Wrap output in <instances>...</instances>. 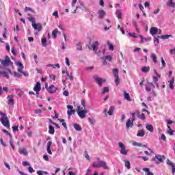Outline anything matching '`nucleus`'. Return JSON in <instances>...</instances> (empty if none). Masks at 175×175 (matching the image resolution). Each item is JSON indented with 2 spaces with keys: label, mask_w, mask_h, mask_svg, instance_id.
Segmentation results:
<instances>
[{
  "label": "nucleus",
  "mask_w": 175,
  "mask_h": 175,
  "mask_svg": "<svg viewBox=\"0 0 175 175\" xmlns=\"http://www.w3.org/2000/svg\"><path fill=\"white\" fill-rule=\"evenodd\" d=\"M29 21H31V23H32V24H35V18L33 17H30L28 18Z\"/></svg>",
  "instance_id": "052dcab7"
},
{
  "label": "nucleus",
  "mask_w": 175,
  "mask_h": 175,
  "mask_svg": "<svg viewBox=\"0 0 175 175\" xmlns=\"http://www.w3.org/2000/svg\"><path fill=\"white\" fill-rule=\"evenodd\" d=\"M154 43H157V44H159V39H158V37H154Z\"/></svg>",
  "instance_id": "0e129e2a"
},
{
  "label": "nucleus",
  "mask_w": 175,
  "mask_h": 175,
  "mask_svg": "<svg viewBox=\"0 0 175 175\" xmlns=\"http://www.w3.org/2000/svg\"><path fill=\"white\" fill-rule=\"evenodd\" d=\"M2 131L4 133H6V135L9 136L10 139H12V134H10V133L8 131V130L3 129Z\"/></svg>",
  "instance_id": "09e8293b"
},
{
  "label": "nucleus",
  "mask_w": 175,
  "mask_h": 175,
  "mask_svg": "<svg viewBox=\"0 0 175 175\" xmlns=\"http://www.w3.org/2000/svg\"><path fill=\"white\" fill-rule=\"evenodd\" d=\"M77 113L80 118H85L87 117V113H89V111L87 109L82 110L81 107L78 106Z\"/></svg>",
  "instance_id": "20e7f679"
},
{
  "label": "nucleus",
  "mask_w": 175,
  "mask_h": 175,
  "mask_svg": "<svg viewBox=\"0 0 175 175\" xmlns=\"http://www.w3.org/2000/svg\"><path fill=\"white\" fill-rule=\"evenodd\" d=\"M142 72H143V73H147V72H150V66L143 67L142 68Z\"/></svg>",
  "instance_id": "ea45409f"
},
{
  "label": "nucleus",
  "mask_w": 175,
  "mask_h": 175,
  "mask_svg": "<svg viewBox=\"0 0 175 175\" xmlns=\"http://www.w3.org/2000/svg\"><path fill=\"white\" fill-rule=\"evenodd\" d=\"M55 132V130H54L53 126H51V125H49V135H54Z\"/></svg>",
  "instance_id": "c756f323"
},
{
  "label": "nucleus",
  "mask_w": 175,
  "mask_h": 175,
  "mask_svg": "<svg viewBox=\"0 0 175 175\" xmlns=\"http://www.w3.org/2000/svg\"><path fill=\"white\" fill-rule=\"evenodd\" d=\"M166 5L169 8H175V3L173 2V0H168L166 3Z\"/></svg>",
  "instance_id": "4be33fe9"
},
{
  "label": "nucleus",
  "mask_w": 175,
  "mask_h": 175,
  "mask_svg": "<svg viewBox=\"0 0 175 175\" xmlns=\"http://www.w3.org/2000/svg\"><path fill=\"white\" fill-rule=\"evenodd\" d=\"M94 80L96 83H97L99 85V87H102L103 85V83H106V79L103 78H99L98 77V75H94L93 77Z\"/></svg>",
  "instance_id": "423d86ee"
},
{
  "label": "nucleus",
  "mask_w": 175,
  "mask_h": 175,
  "mask_svg": "<svg viewBox=\"0 0 175 175\" xmlns=\"http://www.w3.org/2000/svg\"><path fill=\"white\" fill-rule=\"evenodd\" d=\"M172 174H174V173H175V166L174 165L172 166Z\"/></svg>",
  "instance_id": "774afa93"
},
{
  "label": "nucleus",
  "mask_w": 175,
  "mask_h": 175,
  "mask_svg": "<svg viewBox=\"0 0 175 175\" xmlns=\"http://www.w3.org/2000/svg\"><path fill=\"white\" fill-rule=\"evenodd\" d=\"M163 159H165V155L157 154L152 159V161H154V162H156L157 163H162V162H163Z\"/></svg>",
  "instance_id": "0eeeda50"
},
{
  "label": "nucleus",
  "mask_w": 175,
  "mask_h": 175,
  "mask_svg": "<svg viewBox=\"0 0 175 175\" xmlns=\"http://www.w3.org/2000/svg\"><path fill=\"white\" fill-rule=\"evenodd\" d=\"M173 36L172 34H170V35H164V36H158V38L159 39H163V40H165V39H169V38H172Z\"/></svg>",
  "instance_id": "a878e982"
},
{
  "label": "nucleus",
  "mask_w": 175,
  "mask_h": 175,
  "mask_svg": "<svg viewBox=\"0 0 175 175\" xmlns=\"http://www.w3.org/2000/svg\"><path fill=\"white\" fill-rule=\"evenodd\" d=\"M145 8H150V2L149 1H146L144 3Z\"/></svg>",
  "instance_id": "338daca9"
},
{
  "label": "nucleus",
  "mask_w": 175,
  "mask_h": 175,
  "mask_svg": "<svg viewBox=\"0 0 175 175\" xmlns=\"http://www.w3.org/2000/svg\"><path fill=\"white\" fill-rule=\"evenodd\" d=\"M9 75H12V70L10 68H3L0 70V76L1 77H5V79H10Z\"/></svg>",
  "instance_id": "7ed1b4c3"
},
{
  "label": "nucleus",
  "mask_w": 175,
  "mask_h": 175,
  "mask_svg": "<svg viewBox=\"0 0 175 175\" xmlns=\"http://www.w3.org/2000/svg\"><path fill=\"white\" fill-rule=\"evenodd\" d=\"M16 65L18 66V72L19 73H23V69H24V65H23V63L21 62H18Z\"/></svg>",
  "instance_id": "ddd939ff"
},
{
  "label": "nucleus",
  "mask_w": 175,
  "mask_h": 175,
  "mask_svg": "<svg viewBox=\"0 0 175 175\" xmlns=\"http://www.w3.org/2000/svg\"><path fill=\"white\" fill-rule=\"evenodd\" d=\"M115 83L116 85H120V77H115Z\"/></svg>",
  "instance_id": "a18cd8bd"
},
{
  "label": "nucleus",
  "mask_w": 175,
  "mask_h": 175,
  "mask_svg": "<svg viewBox=\"0 0 175 175\" xmlns=\"http://www.w3.org/2000/svg\"><path fill=\"white\" fill-rule=\"evenodd\" d=\"M98 18H105V16H106V12H105V10H101L98 11Z\"/></svg>",
  "instance_id": "f3484780"
},
{
  "label": "nucleus",
  "mask_w": 175,
  "mask_h": 175,
  "mask_svg": "<svg viewBox=\"0 0 175 175\" xmlns=\"http://www.w3.org/2000/svg\"><path fill=\"white\" fill-rule=\"evenodd\" d=\"M88 121L90 124H92V125H94V124H95V120H94V119L89 118Z\"/></svg>",
  "instance_id": "4d7b16f0"
},
{
  "label": "nucleus",
  "mask_w": 175,
  "mask_h": 175,
  "mask_svg": "<svg viewBox=\"0 0 175 175\" xmlns=\"http://www.w3.org/2000/svg\"><path fill=\"white\" fill-rule=\"evenodd\" d=\"M28 10H29L30 12H33V13H35V11H33L32 10V8H29V7H25V12H28Z\"/></svg>",
  "instance_id": "603ef678"
},
{
  "label": "nucleus",
  "mask_w": 175,
  "mask_h": 175,
  "mask_svg": "<svg viewBox=\"0 0 175 175\" xmlns=\"http://www.w3.org/2000/svg\"><path fill=\"white\" fill-rule=\"evenodd\" d=\"M152 88H154V84H152V83L148 82L146 85V90L147 91H151Z\"/></svg>",
  "instance_id": "a211bd4d"
},
{
  "label": "nucleus",
  "mask_w": 175,
  "mask_h": 175,
  "mask_svg": "<svg viewBox=\"0 0 175 175\" xmlns=\"http://www.w3.org/2000/svg\"><path fill=\"white\" fill-rule=\"evenodd\" d=\"M168 83H170V90H174V78H171V79L168 81Z\"/></svg>",
  "instance_id": "aec40b11"
},
{
  "label": "nucleus",
  "mask_w": 175,
  "mask_h": 175,
  "mask_svg": "<svg viewBox=\"0 0 175 175\" xmlns=\"http://www.w3.org/2000/svg\"><path fill=\"white\" fill-rule=\"evenodd\" d=\"M98 46H99V42L98 41L94 42L92 46H88L89 50H93V51H98Z\"/></svg>",
  "instance_id": "9d476101"
},
{
  "label": "nucleus",
  "mask_w": 175,
  "mask_h": 175,
  "mask_svg": "<svg viewBox=\"0 0 175 175\" xmlns=\"http://www.w3.org/2000/svg\"><path fill=\"white\" fill-rule=\"evenodd\" d=\"M133 146H135V147H147V144L146 145H143V144L142 143H139V142H133Z\"/></svg>",
  "instance_id": "e433bc0d"
},
{
  "label": "nucleus",
  "mask_w": 175,
  "mask_h": 175,
  "mask_svg": "<svg viewBox=\"0 0 175 175\" xmlns=\"http://www.w3.org/2000/svg\"><path fill=\"white\" fill-rule=\"evenodd\" d=\"M114 106H111L109 107V111H107L108 116H113V113H114Z\"/></svg>",
  "instance_id": "7c9ffc66"
},
{
  "label": "nucleus",
  "mask_w": 175,
  "mask_h": 175,
  "mask_svg": "<svg viewBox=\"0 0 175 175\" xmlns=\"http://www.w3.org/2000/svg\"><path fill=\"white\" fill-rule=\"evenodd\" d=\"M101 59H103V65H107V61L111 62V61H113V57L108 55L101 57Z\"/></svg>",
  "instance_id": "1a4fd4ad"
},
{
  "label": "nucleus",
  "mask_w": 175,
  "mask_h": 175,
  "mask_svg": "<svg viewBox=\"0 0 175 175\" xmlns=\"http://www.w3.org/2000/svg\"><path fill=\"white\" fill-rule=\"evenodd\" d=\"M123 94L124 95V99H126V100H129V102H131L132 100L131 99V96H129V94L127 93L126 92L124 91Z\"/></svg>",
  "instance_id": "b1692460"
},
{
  "label": "nucleus",
  "mask_w": 175,
  "mask_h": 175,
  "mask_svg": "<svg viewBox=\"0 0 175 175\" xmlns=\"http://www.w3.org/2000/svg\"><path fill=\"white\" fill-rule=\"evenodd\" d=\"M10 144L13 150H14V145L13 144V138H10Z\"/></svg>",
  "instance_id": "de8ad7c7"
},
{
  "label": "nucleus",
  "mask_w": 175,
  "mask_h": 175,
  "mask_svg": "<svg viewBox=\"0 0 175 175\" xmlns=\"http://www.w3.org/2000/svg\"><path fill=\"white\" fill-rule=\"evenodd\" d=\"M8 105H14V99L13 98V96H8Z\"/></svg>",
  "instance_id": "393cba45"
},
{
  "label": "nucleus",
  "mask_w": 175,
  "mask_h": 175,
  "mask_svg": "<svg viewBox=\"0 0 175 175\" xmlns=\"http://www.w3.org/2000/svg\"><path fill=\"white\" fill-rule=\"evenodd\" d=\"M150 33H151L152 36H154V35H157V33H158V28L157 27L150 28Z\"/></svg>",
  "instance_id": "6ab92c4d"
},
{
  "label": "nucleus",
  "mask_w": 175,
  "mask_h": 175,
  "mask_svg": "<svg viewBox=\"0 0 175 175\" xmlns=\"http://www.w3.org/2000/svg\"><path fill=\"white\" fill-rule=\"evenodd\" d=\"M119 147L121 148L120 150V154L122 155H128V152L126 151V149L125 148V146L122 142H119Z\"/></svg>",
  "instance_id": "6e6552de"
},
{
  "label": "nucleus",
  "mask_w": 175,
  "mask_h": 175,
  "mask_svg": "<svg viewBox=\"0 0 175 175\" xmlns=\"http://www.w3.org/2000/svg\"><path fill=\"white\" fill-rule=\"evenodd\" d=\"M67 109H68L67 111V114H68V117H70V116H72V114H75V113H76V111L74 110L73 106H72V105H68Z\"/></svg>",
  "instance_id": "9b49d317"
},
{
  "label": "nucleus",
  "mask_w": 175,
  "mask_h": 175,
  "mask_svg": "<svg viewBox=\"0 0 175 175\" xmlns=\"http://www.w3.org/2000/svg\"><path fill=\"white\" fill-rule=\"evenodd\" d=\"M12 131H18V126H12Z\"/></svg>",
  "instance_id": "e2e57ef3"
},
{
  "label": "nucleus",
  "mask_w": 175,
  "mask_h": 175,
  "mask_svg": "<svg viewBox=\"0 0 175 175\" xmlns=\"http://www.w3.org/2000/svg\"><path fill=\"white\" fill-rule=\"evenodd\" d=\"M53 144V142L51 141H49L47 142L46 144V151L49 155H53V152H51V145Z\"/></svg>",
  "instance_id": "f8f14e48"
},
{
  "label": "nucleus",
  "mask_w": 175,
  "mask_h": 175,
  "mask_svg": "<svg viewBox=\"0 0 175 175\" xmlns=\"http://www.w3.org/2000/svg\"><path fill=\"white\" fill-rule=\"evenodd\" d=\"M11 52L13 54V55H16V48L12 47L11 49Z\"/></svg>",
  "instance_id": "69168bd1"
},
{
  "label": "nucleus",
  "mask_w": 175,
  "mask_h": 175,
  "mask_svg": "<svg viewBox=\"0 0 175 175\" xmlns=\"http://www.w3.org/2000/svg\"><path fill=\"white\" fill-rule=\"evenodd\" d=\"M150 57L152 58L154 64H157V62H158V57H157V55H155V53H152Z\"/></svg>",
  "instance_id": "c85d7f7f"
},
{
  "label": "nucleus",
  "mask_w": 175,
  "mask_h": 175,
  "mask_svg": "<svg viewBox=\"0 0 175 175\" xmlns=\"http://www.w3.org/2000/svg\"><path fill=\"white\" fill-rule=\"evenodd\" d=\"M81 103L82 106H83L84 109H85V107H87V105L85 104V100H81Z\"/></svg>",
  "instance_id": "bf43d9fd"
},
{
  "label": "nucleus",
  "mask_w": 175,
  "mask_h": 175,
  "mask_svg": "<svg viewBox=\"0 0 175 175\" xmlns=\"http://www.w3.org/2000/svg\"><path fill=\"white\" fill-rule=\"evenodd\" d=\"M18 152L21 154H23V155H25V156L28 155V152L27 151V149H25V148L19 150Z\"/></svg>",
  "instance_id": "2f4dec72"
},
{
  "label": "nucleus",
  "mask_w": 175,
  "mask_h": 175,
  "mask_svg": "<svg viewBox=\"0 0 175 175\" xmlns=\"http://www.w3.org/2000/svg\"><path fill=\"white\" fill-rule=\"evenodd\" d=\"M146 135V133L144 131V130H138L137 136L138 137H143Z\"/></svg>",
  "instance_id": "bb28decb"
},
{
  "label": "nucleus",
  "mask_w": 175,
  "mask_h": 175,
  "mask_svg": "<svg viewBox=\"0 0 175 175\" xmlns=\"http://www.w3.org/2000/svg\"><path fill=\"white\" fill-rule=\"evenodd\" d=\"M58 121H59V122L62 123V126H64V128L65 129H68V126H66V123L65 122V120H64V119H58Z\"/></svg>",
  "instance_id": "c9c22d12"
},
{
  "label": "nucleus",
  "mask_w": 175,
  "mask_h": 175,
  "mask_svg": "<svg viewBox=\"0 0 175 175\" xmlns=\"http://www.w3.org/2000/svg\"><path fill=\"white\" fill-rule=\"evenodd\" d=\"M74 128L75 130H77L78 132H81L82 131V128H81V126H80V124L76 123L74 124Z\"/></svg>",
  "instance_id": "cd10ccee"
},
{
  "label": "nucleus",
  "mask_w": 175,
  "mask_h": 175,
  "mask_svg": "<svg viewBox=\"0 0 175 175\" xmlns=\"http://www.w3.org/2000/svg\"><path fill=\"white\" fill-rule=\"evenodd\" d=\"M106 92H109V87H105L103 90V94H106Z\"/></svg>",
  "instance_id": "5fc2aeb1"
},
{
  "label": "nucleus",
  "mask_w": 175,
  "mask_h": 175,
  "mask_svg": "<svg viewBox=\"0 0 175 175\" xmlns=\"http://www.w3.org/2000/svg\"><path fill=\"white\" fill-rule=\"evenodd\" d=\"M32 27L34 29H37V31H38L39 32H40V31H42V24H40V23H38V24L33 23Z\"/></svg>",
  "instance_id": "2eb2a0df"
},
{
  "label": "nucleus",
  "mask_w": 175,
  "mask_h": 175,
  "mask_svg": "<svg viewBox=\"0 0 175 175\" xmlns=\"http://www.w3.org/2000/svg\"><path fill=\"white\" fill-rule=\"evenodd\" d=\"M12 75H14V77H18V78H21V77H23V75L16 72V71H14L12 72Z\"/></svg>",
  "instance_id": "37998d69"
},
{
  "label": "nucleus",
  "mask_w": 175,
  "mask_h": 175,
  "mask_svg": "<svg viewBox=\"0 0 175 175\" xmlns=\"http://www.w3.org/2000/svg\"><path fill=\"white\" fill-rule=\"evenodd\" d=\"M138 118H139V120H142L143 121H144V120H146V115H144V113H142L140 114V111H139V114H137Z\"/></svg>",
  "instance_id": "f704fd0d"
},
{
  "label": "nucleus",
  "mask_w": 175,
  "mask_h": 175,
  "mask_svg": "<svg viewBox=\"0 0 175 175\" xmlns=\"http://www.w3.org/2000/svg\"><path fill=\"white\" fill-rule=\"evenodd\" d=\"M41 43L42 45L43 46V47H46V46H47V39L46 38H42V40H41Z\"/></svg>",
  "instance_id": "58836bf2"
},
{
  "label": "nucleus",
  "mask_w": 175,
  "mask_h": 175,
  "mask_svg": "<svg viewBox=\"0 0 175 175\" xmlns=\"http://www.w3.org/2000/svg\"><path fill=\"white\" fill-rule=\"evenodd\" d=\"M41 85L40 82H37L36 86L33 88V91H40Z\"/></svg>",
  "instance_id": "5701e85b"
},
{
  "label": "nucleus",
  "mask_w": 175,
  "mask_h": 175,
  "mask_svg": "<svg viewBox=\"0 0 175 175\" xmlns=\"http://www.w3.org/2000/svg\"><path fill=\"white\" fill-rule=\"evenodd\" d=\"M1 65L3 66H9L13 65V63L9 56H5V59L1 60Z\"/></svg>",
  "instance_id": "39448f33"
},
{
  "label": "nucleus",
  "mask_w": 175,
  "mask_h": 175,
  "mask_svg": "<svg viewBox=\"0 0 175 175\" xmlns=\"http://www.w3.org/2000/svg\"><path fill=\"white\" fill-rule=\"evenodd\" d=\"M116 14L119 20H121V18H122V12H121V11H117Z\"/></svg>",
  "instance_id": "c03bdc74"
},
{
  "label": "nucleus",
  "mask_w": 175,
  "mask_h": 175,
  "mask_svg": "<svg viewBox=\"0 0 175 175\" xmlns=\"http://www.w3.org/2000/svg\"><path fill=\"white\" fill-rule=\"evenodd\" d=\"M147 131H149V132H154V126L151 124H146V126Z\"/></svg>",
  "instance_id": "72a5a7b5"
},
{
  "label": "nucleus",
  "mask_w": 175,
  "mask_h": 175,
  "mask_svg": "<svg viewBox=\"0 0 175 175\" xmlns=\"http://www.w3.org/2000/svg\"><path fill=\"white\" fill-rule=\"evenodd\" d=\"M131 116H132L133 119L131 120L132 122H134V121H136V116L139 114V110L135 111L134 113H131Z\"/></svg>",
  "instance_id": "412c9836"
},
{
  "label": "nucleus",
  "mask_w": 175,
  "mask_h": 175,
  "mask_svg": "<svg viewBox=\"0 0 175 175\" xmlns=\"http://www.w3.org/2000/svg\"><path fill=\"white\" fill-rule=\"evenodd\" d=\"M133 127V122L131 119H128L126 122V129H129L130 128Z\"/></svg>",
  "instance_id": "dca6fc26"
},
{
  "label": "nucleus",
  "mask_w": 175,
  "mask_h": 175,
  "mask_svg": "<svg viewBox=\"0 0 175 175\" xmlns=\"http://www.w3.org/2000/svg\"><path fill=\"white\" fill-rule=\"evenodd\" d=\"M84 157L85 158H86V159H88V161H90V159H91V158L90 157V154H88V152L87 151H85Z\"/></svg>",
  "instance_id": "49530a36"
},
{
  "label": "nucleus",
  "mask_w": 175,
  "mask_h": 175,
  "mask_svg": "<svg viewBox=\"0 0 175 175\" xmlns=\"http://www.w3.org/2000/svg\"><path fill=\"white\" fill-rule=\"evenodd\" d=\"M46 91H48V92H49L50 94H54V92H56L57 91V88L52 85L46 88Z\"/></svg>",
  "instance_id": "4468645a"
},
{
  "label": "nucleus",
  "mask_w": 175,
  "mask_h": 175,
  "mask_svg": "<svg viewBox=\"0 0 175 175\" xmlns=\"http://www.w3.org/2000/svg\"><path fill=\"white\" fill-rule=\"evenodd\" d=\"M0 116H2V118L0 119L1 124H3L5 128H10V123L9 122V119L8 118L6 113L0 111Z\"/></svg>",
  "instance_id": "f257e3e1"
},
{
  "label": "nucleus",
  "mask_w": 175,
  "mask_h": 175,
  "mask_svg": "<svg viewBox=\"0 0 175 175\" xmlns=\"http://www.w3.org/2000/svg\"><path fill=\"white\" fill-rule=\"evenodd\" d=\"M92 167H103V169H109V166H107V163L106 161H98V162H94L92 163Z\"/></svg>",
  "instance_id": "f03ea898"
},
{
  "label": "nucleus",
  "mask_w": 175,
  "mask_h": 175,
  "mask_svg": "<svg viewBox=\"0 0 175 175\" xmlns=\"http://www.w3.org/2000/svg\"><path fill=\"white\" fill-rule=\"evenodd\" d=\"M167 133H168V135H170V136H173V133H174V131H173V130H168L167 131Z\"/></svg>",
  "instance_id": "13d9d810"
},
{
  "label": "nucleus",
  "mask_w": 175,
  "mask_h": 175,
  "mask_svg": "<svg viewBox=\"0 0 175 175\" xmlns=\"http://www.w3.org/2000/svg\"><path fill=\"white\" fill-rule=\"evenodd\" d=\"M113 73L114 77H120L118 75V73H119L118 68H113Z\"/></svg>",
  "instance_id": "a19ab883"
},
{
  "label": "nucleus",
  "mask_w": 175,
  "mask_h": 175,
  "mask_svg": "<svg viewBox=\"0 0 175 175\" xmlns=\"http://www.w3.org/2000/svg\"><path fill=\"white\" fill-rule=\"evenodd\" d=\"M47 67H51L53 68V69H55L56 68H58L59 69V64H48L46 65Z\"/></svg>",
  "instance_id": "4c0bfd02"
},
{
  "label": "nucleus",
  "mask_w": 175,
  "mask_h": 175,
  "mask_svg": "<svg viewBox=\"0 0 175 175\" xmlns=\"http://www.w3.org/2000/svg\"><path fill=\"white\" fill-rule=\"evenodd\" d=\"M57 33H58V29H55L52 31V36H53V38H54V39H55L57 38Z\"/></svg>",
  "instance_id": "79ce46f5"
},
{
  "label": "nucleus",
  "mask_w": 175,
  "mask_h": 175,
  "mask_svg": "<svg viewBox=\"0 0 175 175\" xmlns=\"http://www.w3.org/2000/svg\"><path fill=\"white\" fill-rule=\"evenodd\" d=\"M67 76L70 77V80H73V75L72 72L69 74V72H66Z\"/></svg>",
  "instance_id": "6e6d98bb"
},
{
  "label": "nucleus",
  "mask_w": 175,
  "mask_h": 175,
  "mask_svg": "<svg viewBox=\"0 0 175 175\" xmlns=\"http://www.w3.org/2000/svg\"><path fill=\"white\" fill-rule=\"evenodd\" d=\"M108 46L109 50H111V51H113L114 50V46H113L111 43H108Z\"/></svg>",
  "instance_id": "8fccbe9b"
},
{
  "label": "nucleus",
  "mask_w": 175,
  "mask_h": 175,
  "mask_svg": "<svg viewBox=\"0 0 175 175\" xmlns=\"http://www.w3.org/2000/svg\"><path fill=\"white\" fill-rule=\"evenodd\" d=\"M53 16H54L55 17H56V18H59V15H58V11H55V12L53 13Z\"/></svg>",
  "instance_id": "864d4df0"
},
{
  "label": "nucleus",
  "mask_w": 175,
  "mask_h": 175,
  "mask_svg": "<svg viewBox=\"0 0 175 175\" xmlns=\"http://www.w3.org/2000/svg\"><path fill=\"white\" fill-rule=\"evenodd\" d=\"M50 122H51V124H53V125H55V126H56V128H57V129H59L61 128V126H59L58 125V124L53 122V120H50Z\"/></svg>",
  "instance_id": "3c124183"
},
{
  "label": "nucleus",
  "mask_w": 175,
  "mask_h": 175,
  "mask_svg": "<svg viewBox=\"0 0 175 175\" xmlns=\"http://www.w3.org/2000/svg\"><path fill=\"white\" fill-rule=\"evenodd\" d=\"M167 164L168 165V166H174V165H173V163L169 159L167 160Z\"/></svg>",
  "instance_id": "680f3d73"
},
{
  "label": "nucleus",
  "mask_w": 175,
  "mask_h": 175,
  "mask_svg": "<svg viewBox=\"0 0 175 175\" xmlns=\"http://www.w3.org/2000/svg\"><path fill=\"white\" fill-rule=\"evenodd\" d=\"M124 162L125 167H126V169H128V170L131 169V161H130L124 160Z\"/></svg>",
  "instance_id": "473e14b6"
}]
</instances>
